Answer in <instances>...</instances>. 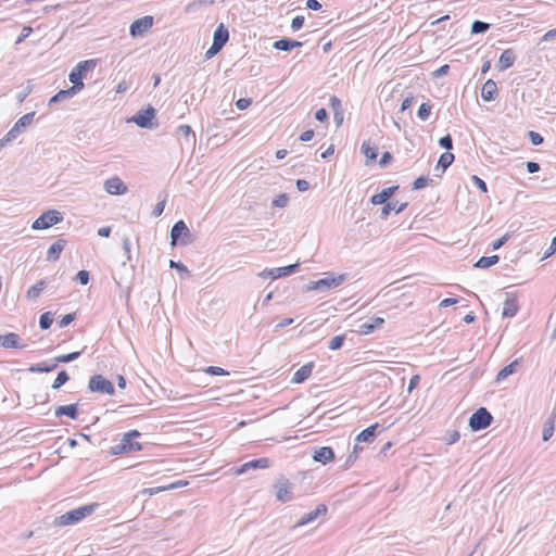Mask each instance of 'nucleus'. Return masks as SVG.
Wrapping results in <instances>:
<instances>
[{
    "label": "nucleus",
    "mask_w": 556,
    "mask_h": 556,
    "mask_svg": "<svg viewBox=\"0 0 556 556\" xmlns=\"http://www.w3.org/2000/svg\"><path fill=\"white\" fill-rule=\"evenodd\" d=\"M98 507L97 503H91L81 507H78L76 509L70 510L66 514H63L58 519L59 526H70L73 523H76L84 518L90 516L94 509Z\"/></svg>",
    "instance_id": "f257e3e1"
},
{
    "label": "nucleus",
    "mask_w": 556,
    "mask_h": 556,
    "mask_svg": "<svg viewBox=\"0 0 556 556\" xmlns=\"http://www.w3.org/2000/svg\"><path fill=\"white\" fill-rule=\"evenodd\" d=\"M140 437V432L137 430H131L125 433L119 442V444L113 447L114 454H127L139 452L142 448L140 442L137 439Z\"/></svg>",
    "instance_id": "f03ea898"
},
{
    "label": "nucleus",
    "mask_w": 556,
    "mask_h": 556,
    "mask_svg": "<svg viewBox=\"0 0 556 556\" xmlns=\"http://www.w3.org/2000/svg\"><path fill=\"white\" fill-rule=\"evenodd\" d=\"M96 63L93 60H86L79 62L71 72L70 80L73 83L71 87L74 89V92L81 90L84 88L83 79L88 71L94 67Z\"/></svg>",
    "instance_id": "7ed1b4c3"
},
{
    "label": "nucleus",
    "mask_w": 556,
    "mask_h": 556,
    "mask_svg": "<svg viewBox=\"0 0 556 556\" xmlns=\"http://www.w3.org/2000/svg\"><path fill=\"white\" fill-rule=\"evenodd\" d=\"M63 219L61 213L56 210H49L42 213L34 223L33 229L43 230L59 224Z\"/></svg>",
    "instance_id": "20e7f679"
},
{
    "label": "nucleus",
    "mask_w": 556,
    "mask_h": 556,
    "mask_svg": "<svg viewBox=\"0 0 556 556\" xmlns=\"http://www.w3.org/2000/svg\"><path fill=\"white\" fill-rule=\"evenodd\" d=\"M492 419L493 417L486 408L481 407L471 415L469 426L471 430L479 431L488 428L491 425Z\"/></svg>",
    "instance_id": "39448f33"
},
{
    "label": "nucleus",
    "mask_w": 556,
    "mask_h": 556,
    "mask_svg": "<svg viewBox=\"0 0 556 556\" xmlns=\"http://www.w3.org/2000/svg\"><path fill=\"white\" fill-rule=\"evenodd\" d=\"M89 389L92 392L114 394L113 383L101 375L92 376L89 380Z\"/></svg>",
    "instance_id": "423d86ee"
},
{
    "label": "nucleus",
    "mask_w": 556,
    "mask_h": 556,
    "mask_svg": "<svg viewBox=\"0 0 556 556\" xmlns=\"http://www.w3.org/2000/svg\"><path fill=\"white\" fill-rule=\"evenodd\" d=\"M153 26V17L146 15L141 18L134 21L130 25L129 33L131 37H139L144 35Z\"/></svg>",
    "instance_id": "0eeeda50"
},
{
    "label": "nucleus",
    "mask_w": 556,
    "mask_h": 556,
    "mask_svg": "<svg viewBox=\"0 0 556 556\" xmlns=\"http://www.w3.org/2000/svg\"><path fill=\"white\" fill-rule=\"evenodd\" d=\"M154 117L155 110L152 106H148L146 110L138 112L137 115L131 118V121L141 128H151Z\"/></svg>",
    "instance_id": "6e6552de"
},
{
    "label": "nucleus",
    "mask_w": 556,
    "mask_h": 556,
    "mask_svg": "<svg viewBox=\"0 0 556 556\" xmlns=\"http://www.w3.org/2000/svg\"><path fill=\"white\" fill-rule=\"evenodd\" d=\"M104 189L108 193L113 195L124 194L128 190L127 186L117 176L111 177L108 180H105Z\"/></svg>",
    "instance_id": "1a4fd4ad"
},
{
    "label": "nucleus",
    "mask_w": 556,
    "mask_h": 556,
    "mask_svg": "<svg viewBox=\"0 0 556 556\" xmlns=\"http://www.w3.org/2000/svg\"><path fill=\"white\" fill-rule=\"evenodd\" d=\"M269 466H270L269 459L267 457H262V458L253 459V460L242 464L240 467L235 469V473L242 475L245 471H248L249 469H257V468L266 469Z\"/></svg>",
    "instance_id": "9d476101"
},
{
    "label": "nucleus",
    "mask_w": 556,
    "mask_h": 556,
    "mask_svg": "<svg viewBox=\"0 0 556 556\" xmlns=\"http://www.w3.org/2000/svg\"><path fill=\"white\" fill-rule=\"evenodd\" d=\"M276 498L279 502H288L292 498V484L288 480H280L276 485Z\"/></svg>",
    "instance_id": "9b49d317"
},
{
    "label": "nucleus",
    "mask_w": 556,
    "mask_h": 556,
    "mask_svg": "<svg viewBox=\"0 0 556 556\" xmlns=\"http://www.w3.org/2000/svg\"><path fill=\"white\" fill-rule=\"evenodd\" d=\"M189 237V229L185 222H177L170 231L172 244L176 245L180 239Z\"/></svg>",
    "instance_id": "f8f14e48"
},
{
    "label": "nucleus",
    "mask_w": 556,
    "mask_h": 556,
    "mask_svg": "<svg viewBox=\"0 0 556 556\" xmlns=\"http://www.w3.org/2000/svg\"><path fill=\"white\" fill-rule=\"evenodd\" d=\"M344 281V276H328L326 278L319 279L314 283V289H333L340 286Z\"/></svg>",
    "instance_id": "ddd939ff"
},
{
    "label": "nucleus",
    "mask_w": 556,
    "mask_h": 556,
    "mask_svg": "<svg viewBox=\"0 0 556 556\" xmlns=\"http://www.w3.org/2000/svg\"><path fill=\"white\" fill-rule=\"evenodd\" d=\"M313 459L315 462L326 465L334 459V452L329 446L319 447L315 450Z\"/></svg>",
    "instance_id": "4468645a"
},
{
    "label": "nucleus",
    "mask_w": 556,
    "mask_h": 556,
    "mask_svg": "<svg viewBox=\"0 0 556 556\" xmlns=\"http://www.w3.org/2000/svg\"><path fill=\"white\" fill-rule=\"evenodd\" d=\"M328 511V508L325 504H319L313 511L306 514L301 518V520L298 522L299 526L307 525L312 521H314L319 516H325Z\"/></svg>",
    "instance_id": "2eb2a0df"
},
{
    "label": "nucleus",
    "mask_w": 556,
    "mask_h": 556,
    "mask_svg": "<svg viewBox=\"0 0 556 556\" xmlns=\"http://www.w3.org/2000/svg\"><path fill=\"white\" fill-rule=\"evenodd\" d=\"M20 337L14 332H9L7 334H0V346L5 349H17L21 348Z\"/></svg>",
    "instance_id": "dca6fc26"
},
{
    "label": "nucleus",
    "mask_w": 556,
    "mask_h": 556,
    "mask_svg": "<svg viewBox=\"0 0 556 556\" xmlns=\"http://www.w3.org/2000/svg\"><path fill=\"white\" fill-rule=\"evenodd\" d=\"M497 93V85L494 80L488 79L481 88V98L489 102L492 101Z\"/></svg>",
    "instance_id": "f3484780"
},
{
    "label": "nucleus",
    "mask_w": 556,
    "mask_h": 556,
    "mask_svg": "<svg viewBox=\"0 0 556 556\" xmlns=\"http://www.w3.org/2000/svg\"><path fill=\"white\" fill-rule=\"evenodd\" d=\"M313 368H314V364L313 363H308V364H305L303 365L301 368H299L294 375H293V378H292V382L294 383H302L304 382L306 379H308L313 372Z\"/></svg>",
    "instance_id": "a211bd4d"
},
{
    "label": "nucleus",
    "mask_w": 556,
    "mask_h": 556,
    "mask_svg": "<svg viewBox=\"0 0 556 556\" xmlns=\"http://www.w3.org/2000/svg\"><path fill=\"white\" fill-rule=\"evenodd\" d=\"M396 189L397 186L384 188L381 192L374 194L370 202L375 205L384 204L393 195Z\"/></svg>",
    "instance_id": "6ab92c4d"
},
{
    "label": "nucleus",
    "mask_w": 556,
    "mask_h": 556,
    "mask_svg": "<svg viewBox=\"0 0 556 556\" xmlns=\"http://www.w3.org/2000/svg\"><path fill=\"white\" fill-rule=\"evenodd\" d=\"M65 245H66V241L63 239L55 241L48 250L47 260L50 262H54V261L59 260L60 254L64 250Z\"/></svg>",
    "instance_id": "aec40b11"
},
{
    "label": "nucleus",
    "mask_w": 556,
    "mask_h": 556,
    "mask_svg": "<svg viewBox=\"0 0 556 556\" xmlns=\"http://www.w3.org/2000/svg\"><path fill=\"white\" fill-rule=\"evenodd\" d=\"M515 59H516V56L511 49L504 50L498 60V64H497L498 70L504 71V70L513 66Z\"/></svg>",
    "instance_id": "412c9836"
},
{
    "label": "nucleus",
    "mask_w": 556,
    "mask_h": 556,
    "mask_svg": "<svg viewBox=\"0 0 556 556\" xmlns=\"http://www.w3.org/2000/svg\"><path fill=\"white\" fill-rule=\"evenodd\" d=\"M384 323V319L382 317H375L371 323H364L359 326L358 332L361 334H369L375 329L381 327Z\"/></svg>",
    "instance_id": "4be33fe9"
},
{
    "label": "nucleus",
    "mask_w": 556,
    "mask_h": 556,
    "mask_svg": "<svg viewBox=\"0 0 556 556\" xmlns=\"http://www.w3.org/2000/svg\"><path fill=\"white\" fill-rule=\"evenodd\" d=\"M54 414L58 417L68 416L72 419H76L77 418V405L71 404V405L59 406V407H56Z\"/></svg>",
    "instance_id": "5701e85b"
},
{
    "label": "nucleus",
    "mask_w": 556,
    "mask_h": 556,
    "mask_svg": "<svg viewBox=\"0 0 556 556\" xmlns=\"http://www.w3.org/2000/svg\"><path fill=\"white\" fill-rule=\"evenodd\" d=\"M229 33L228 29L223 25L219 24L214 33V39L213 42L220 45L222 47L225 46V43L228 41Z\"/></svg>",
    "instance_id": "b1692460"
},
{
    "label": "nucleus",
    "mask_w": 556,
    "mask_h": 556,
    "mask_svg": "<svg viewBox=\"0 0 556 556\" xmlns=\"http://www.w3.org/2000/svg\"><path fill=\"white\" fill-rule=\"evenodd\" d=\"M301 46L302 42L290 39H280L274 42V48L281 51H289Z\"/></svg>",
    "instance_id": "393cba45"
},
{
    "label": "nucleus",
    "mask_w": 556,
    "mask_h": 556,
    "mask_svg": "<svg viewBox=\"0 0 556 556\" xmlns=\"http://www.w3.org/2000/svg\"><path fill=\"white\" fill-rule=\"evenodd\" d=\"M379 424L376 422L368 428L364 429L362 432H359L356 437L357 442H367L369 441L374 435L378 428Z\"/></svg>",
    "instance_id": "a878e982"
},
{
    "label": "nucleus",
    "mask_w": 556,
    "mask_h": 556,
    "mask_svg": "<svg viewBox=\"0 0 556 556\" xmlns=\"http://www.w3.org/2000/svg\"><path fill=\"white\" fill-rule=\"evenodd\" d=\"M518 363H519V361L515 359L514 362H511L510 364H508L504 368H502L500 370V372L497 374L496 380L502 381V380L506 379L508 376H510L511 374H514L516 371V367H517Z\"/></svg>",
    "instance_id": "bb28decb"
},
{
    "label": "nucleus",
    "mask_w": 556,
    "mask_h": 556,
    "mask_svg": "<svg viewBox=\"0 0 556 556\" xmlns=\"http://www.w3.org/2000/svg\"><path fill=\"white\" fill-rule=\"evenodd\" d=\"M518 311V304H517V301L515 299L513 300H507L505 303H504V307H503V316L504 317H513L516 315Z\"/></svg>",
    "instance_id": "cd10ccee"
},
{
    "label": "nucleus",
    "mask_w": 556,
    "mask_h": 556,
    "mask_svg": "<svg viewBox=\"0 0 556 556\" xmlns=\"http://www.w3.org/2000/svg\"><path fill=\"white\" fill-rule=\"evenodd\" d=\"M35 113H27L23 115L15 124H14V130H22V128H25L29 126L33 122Z\"/></svg>",
    "instance_id": "c85d7f7f"
},
{
    "label": "nucleus",
    "mask_w": 556,
    "mask_h": 556,
    "mask_svg": "<svg viewBox=\"0 0 556 556\" xmlns=\"http://www.w3.org/2000/svg\"><path fill=\"white\" fill-rule=\"evenodd\" d=\"M497 262H498V256L497 255L482 256L476 263V267L488 268V267H491L492 265L496 264Z\"/></svg>",
    "instance_id": "c756f323"
},
{
    "label": "nucleus",
    "mask_w": 556,
    "mask_h": 556,
    "mask_svg": "<svg viewBox=\"0 0 556 556\" xmlns=\"http://www.w3.org/2000/svg\"><path fill=\"white\" fill-rule=\"evenodd\" d=\"M554 428H555V415L553 414L548 418V420L545 424L544 429H543V440L544 441H547L552 438V435L554 433Z\"/></svg>",
    "instance_id": "7c9ffc66"
},
{
    "label": "nucleus",
    "mask_w": 556,
    "mask_h": 556,
    "mask_svg": "<svg viewBox=\"0 0 556 556\" xmlns=\"http://www.w3.org/2000/svg\"><path fill=\"white\" fill-rule=\"evenodd\" d=\"M454 162V154L451 152H445L441 154L438 166L445 170L452 163Z\"/></svg>",
    "instance_id": "2f4dec72"
},
{
    "label": "nucleus",
    "mask_w": 556,
    "mask_h": 556,
    "mask_svg": "<svg viewBox=\"0 0 556 556\" xmlns=\"http://www.w3.org/2000/svg\"><path fill=\"white\" fill-rule=\"evenodd\" d=\"M362 152L369 161H375L377 159V148L370 146L369 142H364L362 144Z\"/></svg>",
    "instance_id": "473e14b6"
},
{
    "label": "nucleus",
    "mask_w": 556,
    "mask_h": 556,
    "mask_svg": "<svg viewBox=\"0 0 556 556\" xmlns=\"http://www.w3.org/2000/svg\"><path fill=\"white\" fill-rule=\"evenodd\" d=\"M45 287H46L45 281H38L36 285H34L33 287H30L28 289L27 298L28 299H36L37 296H39V294L45 289Z\"/></svg>",
    "instance_id": "72a5a7b5"
},
{
    "label": "nucleus",
    "mask_w": 556,
    "mask_h": 556,
    "mask_svg": "<svg viewBox=\"0 0 556 556\" xmlns=\"http://www.w3.org/2000/svg\"><path fill=\"white\" fill-rule=\"evenodd\" d=\"M407 206V203H402L399 206L393 205L392 203H384V206L382 207V215L388 216L391 211H394L395 213H400Z\"/></svg>",
    "instance_id": "f704fd0d"
},
{
    "label": "nucleus",
    "mask_w": 556,
    "mask_h": 556,
    "mask_svg": "<svg viewBox=\"0 0 556 556\" xmlns=\"http://www.w3.org/2000/svg\"><path fill=\"white\" fill-rule=\"evenodd\" d=\"M68 379H70V377L65 370L60 371L52 383V388L53 389L61 388L64 383H66L68 381Z\"/></svg>",
    "instance_id": "c9c22d12"
},
{
    "label": "nucleus",
    "mask_w": 556,
    "mask_h": 556,
    "mask_svg": "<svg viewBox=\"0 0 556 556\" xmlns=\"http://www.w3.org/2000/svg\"><path fill=\"white\" fill-rule=\"evenodd\" d=\"M431 109H432V106L429 103H422L418 109V113H417L418 117L421 121L428 119L431 114Z\"/></svg>",
    "instance_id": "e433bc0d"
},
{
    "label": "nucleus",
    "mask_w": 556,
    "mask_h": 556,
    "mask_svg": "<svg viewBox=\"0 0 556 556\" xmlns=\"http://www.w3.org/2000/svg\"><path fill=\"white\" fill-rule=\"evenodd\" d=\"M56 364L46 365L45 363L33 365L29 370L33 372H48L53 370Z\"/></svg>",
    "instance_id": "4c0bfd02"
},
{
    "label": "nucleus",
    "mask_w": 556,
    "mask_h": 556,
    "mask_svg": "<svg viewBox=\"0 0 556 556\" xmlns=\"http://www.w3.org/2000/svg\"><path fill=\"white\" fill-rule=\"evenodd\" d=\"M73 94H75V92H74V89H72V88H68L66 90H60L56 94H54L50 99V103L63 100V99H65L67 97H71Z\"/></svg>",
    "instance_id": "58836bf2"
},
{
    "label": "nucleus",
    "mask_w": 556,
    "mask_h": 556,
    "mask_svg": "<svg viewBox=\"0 0 556 556\" xmlns=\"http://www.w3.org/2000/svg\"><path fill=\"white\" fill-rule=\"evenodd\" d=\"M53 323V318L50 312H46L40 316L39 325L42 329H48Z\"/></svg>",
    "instance_id": "ea45409f"
},
{
    "label": "nucleus",
    "mask_w": 556,
    "mask_h": 556,
    "mask_svg": "<svg viewBox=\"0 0 556 556\" xmlns=\"http://www.w3.org/2000/svg\"><path fill=\"white\" fill-rule=\"evenodd\" d=\"M289 201V197L286 193L277 195L273 201V206L285 207Z\"/></svg>",
    "instance_id": "a19ab883"
},
{
    "label": "nucleus",
    "mask_w": 556,
    "mask_h": 556,
    "mask_svg": "<svg viewBox=\"0 0 556 556\" xmlns=\"http://www.w3.org/2000/svg\"><path fill=\"white\" fill-rule=\"evenodd\" d=\"M343 342H344V336L343 334L336 336V337H333L330 340L329 349L330 350H338V349H340L343 345Z\"/></svg>",
    "instance_id": "79ce46f5"
},
{
    "label": "nucleus",
    "mask_w": 556,
    "mask_h": 556,
    "mask_svg": "<svg viewBox=\"0 0 556 556\" xmlns=\"http://www.w3.org/2000/svg\"><path fill=\"white\" fill-rule=\"evenodd\" d=\"M204 371L208 375H212V376H227L229 375L228 371H226L225 369L220 368V367H216V366H208L204 369Z\"/></svg>",
    "instance_id": "37998d69"
},
{
    "label": "nucleus",
    "mask_w": 556,
    "mask_h": 556,
    "mask_svg": "<svg viewBox=\"0 0 556 556\" xmlns=\"http://www.w3.org/2000/svg\"><path fill=\"white\" fill-rule=\"evenodd\" d=\"M80 355V352H73L70 354L60 355L55 358L56 363H68L76 359Z\"/></svg>",
    "instance_id": "c03bdc74"
},
{
    "label": "nucleus",
    "mask_w": 556,
    "mask_h": 556,
    "mask_svg": "<svg viewBox=\"0 0 556 556\" xmlns=\"http://www.w3.org/2000/svg\"><path fill=\"white\" fill-rule=\"evenodd\" d=\"M430 181H431L430 178L420 176L414 181V184H413L414 189H422V188L427 187L430 184Z\"/></svg>",
    "instance_id": "a18cd8bd"
},
{
    "label": "nucleus",
    "mask_w": 556,
    "mask_h": 556,
    "mask_svg": "<svg viewBox=\"0 0 556 556\" xmlns=\"http://www.w3.org/2000/svg\"><path fill=\"white\" fill-rule=\"evenodd\" d=\"M488 29H489V24L480 22V21L473 22L472 26H471L472 33H476V34L483 33Z\"/></svg>",
    "instance_id": "49530a36"
},
{
    "label": "nucleus",
    "mask_w": 556,
    "mask_h": 556,
    "mask_svg": "<svg viewBox=\"0 0 556 556\" xmlns=\"http://www.w3.org/2000/svg\"><path fill=\"white\" fill-rule=\"evenodd\" d=\"M223 49V47L218 43H215L213 42L212 46L210 47V49L205 52V58L206 59H211L213 58L215 54H217L220 50Z\"/></svg>",
    "instance_id": "de8ad7c7"
},
{
    "label": "nucleus",
    "mask_w": 556,
    "mask_h": 556,
    "mask_svg": "<svg viewBox=\"0 0 556 556\" xmlns=\"http://www.w3.org/2000/svg\"><path fill=\"white\" fill-rule=\"evenodd\" d=\"M165 491H167L166 490V485H161V486H154V488L144 489L142 491V493L143 494H148L149 496H152V495L159 494L161 492H165Z\"/></svg>",
    "instance_id": "09e8293b"
},
{
    "label": "nucleus",
    "mask_w": 556,
    "mask_h": 556,
    "mask_svg": "<svg viewBox=\"0 0 556 556\" xmlns=\"http://www.w3.org/2000/svg\"><path fill=\"white\" fill-rule=\"evenodd\" d=\"M76 280L85 286L89 282V273L87 270H79L76 275Z\"/></svg>",
    "instance_id": "8fccbe9b"
},
{
    "label": "nucleus",
    "mask_w": 556,
    "mask_h": 556,
    "mask_svg": "<svg viewBox=\"0 0 556 556\" xmlns=\"http://www.w3.org/2000/svg\"><path fill=\"white\" fill-rule=\"evenodd\" d=\"M188 484H189V481H187V480H177L175 482L167 484L166 490L169 491V490L180 489V488L187 486Z\"/></svg>",
    "instance_id": "3c124183"
},
{
    "label": "nucleus",
    "mask_w": 556,
    "mask_h": 556,
    "mask_svg": "<svg viewBox=\"0 0 556 556\" xmlns=\"http://www.w3.org/2000/svg\"><path fill=\"white\" fill-rule=\"evenodd\" d=\"M303 24H304V16L298 15V16L293 17V20L291 22V27L293 30H298L303 26Z\"/></svg>",
    "instance_id": "603ef678"
},
{
    "label": "nucleus",
    "mask_w": 556,
    "mask_h": 556,
    "mask_svg": "<svg viewBox=\"0 0 556 556\" xmlns=\"http://www.w3.org/2000/svg\"><path fill=\"white\" fill-rule=\"evenodd\" d=\"M33 33V28L30 26H25L22 29L21 35L16 39V43H21L23 40H25L30 34Z\"/></svg>",
    "instance_id": "864d4df0"
},
{
    "label": "nucleus",
    "mask_w": 556,
    "mask_h": 556,
    "mask_svg": "<svg viewBox=\"0 0 556 556\" xmlns=\"http://www.w3.org/2000/svg\"><path fill=\"white\" fill-rule=\"evenodd\" d=\"M252 103V100L249 99V98H241L239 100H237L236 102V106L239 109V110H245L248 109Z\"/></svg>",
    "instance_id": "5fc2aeb1"
},
{
    "label": "nucleus",
    "mask_w": 556,
    "mask_h": 556,
    "mask_svg": "<svg viewBox=\"0 0 556 556\" xmlns=\"http://www.w3.org/2000/svg\"><path fill=\"white\" fill-rule=\"evenodd\" d=\"M529 138H530L532 144H534V146H539L543 142V137L539 132H535V131H530Z\"/></svg>",
    "instance_id": "6e6d98bb"
},
{
    "label": "nucleus",
    "mask_w": 556,
    "mask_h": 556,
    "mask_svg": "<svg viewBox=\"0 0 556 556\" xmlns=\"http://www.w3.org/2000/svg\"><path fill=\"white\" fill-rule=\"evenodd\" d=\"M439 143H440L441 147H443L446 150H451L452 147H453L452 138H451L450 135H446V136L442 137L440 139Z\"/></svg>",
    "instance_id": "4d7b16f0"
},
{
    "label": "nucleus",
    "mask_w": 556,
    "mask_h": 556,
    "mask_svg": "<svg viewBox=\"0 0 556 556\" xmlns=\"http://www.w3.org/2000/svg\"><path fill=\"white\" fill-rule=\"evenodd\" d=\"M74 319H75L74 313L64 315L62 317V319L60 320V327L64 328V327L68 326Z\"/></svg>",
    "instance_id": "13d9d810"
},
{
    "label": "nucleus",
    "mask_w": 556,
    "mask_h": 556,
    "mask_svg": "<svg viewBox=\"0 0 556 556\" xmlns=\"http://www.w3.org/2000/svg\"><path fill=\"white\" fill-rule=\"evenodd\" d=\"M472 181L475 182V185L482 191V192H488V187H486V184L478 176L473 175L472 176Z\"/></svg>",
    "instance_id": "bf43d9fd"
},
{
    "label": "nucleus",
    "mask_w": 556,
    "mask_h": 556,
    "mask_svg": "<svg viewBox=\"0 0 556 556\" xmlns=\"http://www.w3.org/2000/svg\"><path fill=\"white\" fill-rule=\"evenodd\" d=\"M298 267V264L289 265L286 267L278 268L279 271L275 277H280L281 275H288L294 270V268Z\"/></svg>",
    "instance_id": "052dcab7"
},
{
    "label": "nucleus",
    "mask_w": 556,
    "mask_h": 556,
    "mask_svg": "<svg viewBox=\"0 0 556 556\" xmlns=\"http://www.w3.org/2000/svg\"><path fill=\"white\" fill-rule=\"evenodd\" d=\"M420 377L419 375H414L408 383V392H412L419 384Z\"/></svg>",
    "instance_id": "680f3d73"
},
{
    "label": "nucleus",
    "mask_w": 556,
    "mask_h": 556,
    "mask_svg": "<svg viewBox=\"0 0 556 556\" xmlns=\"http://www.w3.org/2000/svg\"><path fill=\"white\" fill-rule=\"evenodd\" d=\"M165 203H166V201H165V200H162L161 202H159V203L155 205V207H154V210H153V215H154V216H160V215L163 213L164 207H165Z\"/></svg>",
    "instance_id": "e2e57ef3"
},
{
    "label": "nucleus",
    "mask_w": 556,
    "mask_h": 556,
    "mask_svg": "<svg viewBox=\"0 0 556 556\" xmlns=\"http://www.w3.org/2000/svg\"><path fill=\"white\" fill-rule=\"evenodd\" d=\"M327 116H328V114H327V111H326L325 109H319V110H317V111H316V113H315V117H316V119H317V121H319V122H324V121H326V119H327Z\"/></svg>",
    "instance_id": "0e129e2a"
},
{
    "label": "nucleus",
    "mask_w": 556,
    "mask_h": 556,
    "mask_svg": "<svg viewBox=\"0 0 556 556\" xmlns=\"http://www.w3.org/2000/svg\"><path fill=\"white\" fill-rule=\"evenodd\" d=\"M313 137H314V131L312 129H308L301 134L300 140L305 142V141L312 140Z\"/></svg>",
    "instance_id": "69168bd1"
},
{
    "label": "nucleus",
    "mask_w": 556,
    "mask_h": 556,
    "mask_svg": "<svg viewBox=\"0 0 556 556\" xmlns=\"http://www.w3.org/2000/svg\"><path fill=\"white\" fill-rule=\"evenodd\" d=\"M448 70H450V66L447 64H444V65L440 66L438 70H435L433 75L435 77L445 75L448 72Z\"/></svg>",
    "instance_id": "338daca9"
},
{
    "label": "nucleus",
    "mask_w": 556,
    "mask_h": 556,
    "mask_svg": "<svg viewBox=\"0 0 556 556\" xmlns=\"http://www.w3.org/2000/svg\"><path fill=\"white\" fill-rule=\"evenodd\" d=\"M306 5L308 9L315 10V11H317L321 8L320 2L317 0H307Z\"/></svg>",
    "instance_id": "774afa93"
}]
</instances>
